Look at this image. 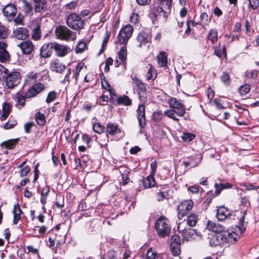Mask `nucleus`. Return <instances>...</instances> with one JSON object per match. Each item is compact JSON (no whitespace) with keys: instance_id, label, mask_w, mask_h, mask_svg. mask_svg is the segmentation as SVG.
<instances>
[{"instance_id":"nucleus-1","label":"nucleus","mask_w":259,"mask_h":259,"mask_svg":"<svg viewBox=\"0 0 259 259\" xmlns=\"http://www.w3.org/2000/svg\"><path fill=\"white\" fill-rule=\"evenodd\" d=\"M133 82L138 89L137 92L139 99L141 102V104L139 105L137 110V118L139 126L141 128H144L146 125L145 107L144 103L147 101L146 84L137 77L133 78Z\"/></svg>"},{"instance_id":"nucleus-2","label":"nucleus","mask_w":259,"mask_h":259,"mask_svg":"<svg viewBox=\"0 0 259 259\" xmlns=\"http://www.w3.org/2000/svg\"><path fill=\"white\" fill-rule=\"evenodd\" d=\"M237 235L234 232L226 231L223 233L210 234L208 237L209 245L212 247L223 246L236 240Z\"/></svg>"},{"instance_id":"nucleus-3","label":"nucleus","mask_w":259,"mask_h":259,"mask_svg":"<svg viewBox=\"0 0 259 259\" xmlns=\"http://www.w3.org/2000/svg\"><path fill=\"white\" fill-rule=\"evenodd\" d=\"M185 222H181L178 224L177 227L178 231L182 234L183 240L189 241L201 238V233L196 230L188 228L185 226Z\"/></svg>"},{"instance_id":"nucleus-4","label":"nucleus","mask_w":259,"mask_h":259,"mask_svg":"<svg viewBox=\"0 0 259 259\" xmlns=\"http://www.w3.org/2000/svg\"><path fill=\"white\" fill-rule=\"evenodd\" d=\"M55 34L57 38L63 40H74L76 38V33L65 26H59L55 29Z\"/></svg>"},{"instance_id":"nucleus-5","label":"nucleus","mask_w":259,"mask_h":259,"mask_svg":"<svg viewBox=\"0 0 259 259\" xmlns=\"http://www.w3.org/2000/svg\"><path fill=\"white\" fill-rule=\"evenodd\" d=\"M155 229L157 234L162 237L168 235L170 231L168 221L163 217H161L156 221Z\"/></svg>"},{"instance_id":"nucleus-6","label":"nucleus","mask_w":259,"mask_h":259,"mask_svg":"<svg viewBox=\"0 0 259 259\" xmlns=\"http://www.w3.org/2000/svg\"><path fill=\"white\" fill-rule=\"evenodd\" d=\"M67 25L71 28L78 30L84 27V22L80 17L75 13L71 14L68 16Z\"/></svg>"},{"instance_id":"nucleus-7","label":"nucleus","mask_w":259,"mask_h":259,"mask_svg":"<svg viewBox=\"0 0 259 259\" xmlns=\"http://www.w3.org/2000/svg\"><path fill=\"white\" fill-rule=\"evenodd\" d=\"M133 32V27L127 24L122 27L118 35V41L119 44L126 45L132 36Z\"/></svg>"},{"instance_id":"nucleus-8","label":"nucleus","mask_w":259,"mask_h":259,"mask_svg":"<svg viewBox=\"0 0 259 259\" xmlns=\"http://www.w3.org/2000/svg\"><path fill=\"white\" fill-rule=\"evenodd\" d=\"M6 84L9 89H13L20 82L21 76L19 72L14 71L7 75L5 77Z\"/></svg>"},{"instance_id":"nucleus-9","label":"nucleus","mask_w":259,"mask_h":259,"mask_svg":"<svg viewBox=\"0 0 259 259\" xmlns=\"http://www.w3.org/2000/svg\"><path fill=\"white\" fill-rule=\"evenodd\" d=\"M193 206V202L191 200H186L182 201L178 206V214L179 219H182L191 210Z\"/></svg>"},{"instance_id":"nucleus-10","label":"nucleus","mask_w":259,"mask_h":259,"mask_svg":"<svg viewBox=\"0 0 259 259\" xmlns=\"http://www.w3.org/2000/svg\"><path fill=\"white\" fill-rule=\"evenodd\" d=\"M170 107L175 113L179 116H183L185 113V106L175 98H171L168 100Z\"/></svg>"},{"instance_id":"nucleus-11","label":"nucleus","mask_w":259,"mask_h":259,"mask_svg":"<svg viewBox=\"0 0 259 259\" xmlns=\"http://www.w3.org/2000/svg\"><path fill=\"white\" fill-rule=\"evenodd\" d=\"M18 47L20 48L23 54L25 55L31 54L34 50V46L30 40L22 41L18 45Z\"/></svg>"},{"instance_id":"nucleus-12","label":"nucleus","mask_w":259,"mask_h":259,"mask_svg":"<svg viewBox=\"0 0 259 259\" xmlns=\"http://www.w3.org/2000/svg\"><path fill=\"white\" fill-rule=\"evenodd\" d=\"M13 37L19 40H25L29 36L28 29L25 27L16 28L13 33Z\"/></svg>"},{"instance_id":"nucleus-13","label":"nucleus","mask_w":259,"mask_h":259,"mask_svg":"<svg viewBox=\"0 0 259 259\" xmlns=\"http://www.w3.org/2000/svg\"><path fill=\"white\" fill-rule=\"evenodd\" d=\"M53 47L55 50L56 55L58 57H64L67 53L69 50L68 46L61 45L57 42H53Z\"/></svg>"},{"instance_id":"nucleus-14","label":"nucleus","mask_w":259,"mask_h":259,"mask_svg":"<svg viewBox=\"0 0 259 259\" xmlns=\"http://www.w3.org/2000/svg\"><path fill=\"white\" fill-rule=\"evenodd\" d=\"M7 44L0 42V62L4 63L10 60V55L7 50Z\"/></svg>"},{"instance_id":"nucleus-15","label":"nucleus","mask_w":259,"mask_h":259,"mask_svg":"<svg viewBox=\"0 0 259 259\" xmlns=\"http://www.w3.org/2000/svg\"><path fill=\"white\" fill-rule=\"evenodd\" d=\"M50 68L53 71L58 73H62L67 69L66 66L57 59L51 62Z\"/></svg>"},{"instance_id":"nucleus-16","label":"nucleus","mask_w":259,"mask_h":259,"mask_svg":"<svg viewBox=\"0 0 259 259\" xmlns=\"http://www.w3.org/2000/svg\"><path fill=\"white\" fill-rule=\"evenodd\" d=\"M217 218L220 221H224L225 220L230 218L232 214L230 211L226 207L224 206L220 207L217 210Z\"/></svg>"},{"instance_id":"nucleus-17","label":"nucleus","mask_w":259,"mask_h":259,"mask_svg":"<svg viewBox=\"0 0 259 259\" xmlns=\"http://www.w3.org/2000/svg\"><path fill=\"white\" fill-rule=\"evenodd\" d=\"M53 42L44 44L41 48L40 55L42 58H47L51 56L52 53Z\"/></svg>"},{"instance_id":"nucleus-18","label":"nucleus","mask_w":259,"mask_h":259,"mask_svg":"<svg viewBox=\"0 0 259 259\" xmlns=\"http://www.w3.org/2000/svg\"><path fill=\"white\" fill-rule=\"evenodd\" d=\"M206 227L209 230L216 233L215 234L223 233L225 231L224 227L222 225L210 221H208Z\"/></svg>"},{"instance_id":"nucleus-19","label":"nucleus","mask_w":259,"mask_h":259,"mask_svg":"<svg viewBox=\"0 0 259 259\" xmlns=\"http://www.w3.org/2000/svg\"><path fill=\"white\" fill-rule=\"evenodd\" d=\"M17 13V8L13 4H9L6 6L3 9V13L7 17H13Z\"/></svg>"},{"instance_id":"nucleus-20","label":"nucleus","mask_w":259,"mask_h":259,"mask_svg":"<svg viewBox=\"0 0 259 259\" xmlns=\"http://www.w3.org/2000/svg\"><path fill=\"white\" fill-rule=\"evenodd\" d=\"M35 3L34 11L37 13H42L47 9L46 0H33Z\"/></svg>"},{"instance_id":"nucleus-21","label":"nucleus","mask_w":259,"mask_h":259,"mask_svg":"<svg viewBox=\"0 0 259 259\" xmlns=\"http://www.w3.org/2000/svg\"><path fill=\"white\" fill-rule=\"evenodd\" d=\"M22 213V210L19 204L14 205L13 213V220L14 224H17L18 221L21 219V214Z\"/></svg>"},{"instance_id":"nucleus-22","label":"nucleus","mask_w":259,"mask_h":259,"mask_svg":"<svg viewBox=\"0 0 259 259\" xmlns=\"http://www.w3.org/2000/svg\"><path fill=\"white\" fill-rule=\"evenodd\" d=\"M40 76V73L31 72L25 76L26 83L28 84H33L37 81L38 78Z\"/></svg>"},{"instance_id":"nucleus-23","label":"nucleus","mask_w":259,"mask_h":259,"mask_svg":"<svg viewBox=\"0 0 259 259\" xmlns=\"http://www.w3.org/2000/svg\"><path fill=\"white\" fill-rule=\"evenodd\" d=\"M119 171L121 173V175L122 176V185H125L130 181V179L128 178V174L130 172V170L128 168L125 167H121L119 170Z\"/></svg>"},{"instance_id":"nucleus-24","label":"nucleus","mask_w":259,"mask_h":259,"mask_svg":"<svg viewBox=\"0 0 259 259\" xmlns=\"http://www.w3.org/2000/svg\"><path fill=\"white\" fill-rule=\"evenodd\" d=\"M18 141L19 139H10L3 142L1 144V146L4 148L12 149L15 148Z\"/></svg>"},{"instance_id":"nucleus-25","label":"nucleus","mask_w":259,"mask_h":259,"mask_svg":"<svg viewBox=\"0 0 259 259\" xmlns=\"http://www.w3.org/2000/svg\"><path fill=\"white\" fill-rule=\"evenodd\" d=\"M106 132L111 135H114L120 132V130L116 124L112 123H108L106 125Z\"/></svg>"},{"instance_id":"nucleus-26","label":"nucleus","mask_w":259,"mask_h":259,"mask_svg":"<svg viewBox=\"0 0 259 259\" xmlns=\"http://www.w3.org/2000/svg\"><path fill=\"white\" fill-rule=\"evenodd\" d=\"M137 40L140 42L139 47H141L142 45H145L150 40L149 35L145 32H140L137 36Z\"/></svg>"},{"instance_id":"nucleus-27","label":"nucleus","mask_w":259,"mask_h":259,"mask_svg":"<svg viewBox=\"0 0 259 259\" xmlns=\"http://www.w3.org/2000/svg\"><path fill=\"white\" fill-rule=\"evenodd\" d=\"M127 50L125 46L122 47L118 52V58L122 65L125 67L126 64Z\"/></svg>"},{"instance_id":"nucleus-28","label":"nucleus","mask_w":259,"mask_h":259,"mask_svg":"<svg viewBox=\"0 0 259 259\" xmlns=\"http://www.w3.org/2000/svg\"><path fill=\"white\" fill-rule=\"evenodd\" d=\"M233 185L229 183H215L214 187L215 188V193L216 194H220L221 191L225 189H229L232 188Z\"/></svg>"},{"instance_id":"nucleus-29","label":"nucleus","mask_w":259,"mask_h":259,"mask_svg":"<svg viewBox=\"0 0 259 259\" xmlns=\"http://www.w3.org/2000/svg\"><path fill=\"white\" fill-rule=\"evenodd\" d=\"M120 253L113 249H109L104 255L103 259H118L120 258Z\"/></svg>"},{"instance_id":"nucleus-30","label":"nucleus","mask_w":259,"mask_h":259,"mask_svg":"<svg viewBox=\"0 0 259 259\" xmlns=\"http://www.w3.org/2000/svg\"><path fill=\"white\" fill-rule=\"evenodd\" d=\"M198 221V216L194 213L190 214L187 219V224L189 227H194Z\"/></svg>"},{"instance_id":"nucleus-31","label":"nucleus","mask_w":259,"mask_h":259,"mask_svg":"<svg viewBox=\"0 0 259 259\" xmlns=\"http://www.w3.org/2000/svg\"><path fill=\"white\" fill-rule=\"evenodd\" d=\"M117 102L118 105L129 106L132 104V100L127 96L123 95L117 98Z\"/></svg>"},{"instance_id":"nucleus-32","label":"nucleus","mask_w":259,"mask_h":259,"mask_svg":"<svg viewBox=\"0 0 259 259\" xmlns=\"http://www.w3.org/2000/svg\"><path fill=\"white\" fill-rule=\"evenodd\" d=\"M157 60L158 65L160 67H164L167 65V57L165 53L161 52L157 56Z\"/></svg>"},{"instance_id":"nucleus-33","label":"nucleus","mask_w":259,"mask_h":259,"mask_svg":"<svg viewBox=\"0 0 259 259\" xmlns=\"http://www.w3.org/2000/svg\"><path fill=\"white\" fill-rule=\"evenodd\" d=\"M155 183L154 175L151 174L147 177L146 179L144 181L143 185L145 188H149L154 186Z\"/></svg>"},{"instance_id":"nucleus-34","label":"nucleus","mask_w":259,"mask_h":259,"mask_svg":"<svg viewBox=\"0 0 259 259\" xmlns=\"http://www.w3.org/2000/svg\"><path fill=\"white\" fill-rule=\"evenodd\" d=\"M237 215H239L240 214V219L239 220V222L238 224V228H239L241 233H242L243 231L245 230L246 228V225L244 222V217L246 213L245 212H240V211H237Z\"/></svg>"},{"instance_id":"nucleus-35","label":"nucleus","mask_w":259,"mask_h":259,"mask_svg":"<svg viewBox=\"0 0 259 259\" xmlns=\"http://www.w3.org/2000/svg\"><path fill=\"white\" fill-rule=\"evenodd\" d=\"M41 30L39 25H37L32 30V38L35 40H38L41 38Z\"/></svg>"},{"instance_id":"nucleus-36","label":"nucleus","mask_w":259,"mask_h":259,"mask_svg":"<svg viewBox=\"0 0 259 259\" xmlns=\"http://www.w3.org/2000/svg\"><path fill=\"white\" fill-rule=\"evenodd\" d=\"M36 123L40 126H43L46 123V117L44 113L37 112L35 116Z\"/></svg>"},{"instance_id":"nucleus-37","label":"nucleus","mask_w":259,"mask_h":259,"mask_svg":"<svg viewBox=\"0 0 259 259\" xmlns=\"http://www.w3.org/2000/svg\"><path fill=\"white\" fill-rule=\"evenodd\" d=\"M23 10L27 15L31 16L33 14V7L32 5L26 1H23Z\"/></svg>"},{"instance_id":"nucleus-38","label":"nucleus","mask_w":259,"mask_h":259,"mask_svg":"<svg viewBox=\"0 0 259 259\" xmlns=\"http://www.w3.org/2000/svg\"><path fill=\"white\" fill-rule=\"evenodd\" d=\"M207 38L212 44H214L218 40V32L214 29H210L207 35Z\"/></svg>"},{"instance_id":"nucleus-39","label":"nucleus","mask_w":259,"mask_h":259,"mask_svg":"<svg viewBox=\"0 0 259 259\" xmlns=\"http://www.w3.org/2000/svg\"><path fill=\"white\" fill-rule=\"evenodd\" d=\"M148 65L150 66V68L147 72V79L154 80L156 78L157 72L151 64H148Z\"/></svg>"},{"instance_id":"nucleus-40","label":"nucleus","mask_w":259,"mask_h":259,"mask_svg":"<svg viewBox=\"0 0 259 259\" xmlns=\"http://www.w3.org/2000/svg\"><path fill=\"white\" fill-rule=\"evenodd\" d=\"M84 66V63L83 62H80L78 63L76 67L75 70L74 71L73 74V77L75 78V81L77 82L79 73L81 70L83 69Z\"/></svg>"},{"instance_id":"nucleus-41","label":"nucleus","mask_w":259,"mask_h":259,"mask_svg":"<svg viewBox=\"0 0 259 259\" xmlns=\"http://www.w3.org/2000/svg\"><path fill=\"white\" fill-rule=\"evenodd\" d=\"M147 259H162L161 256L154 252L151 248L148 250L146 254Z\"/></svg>"},{"instance_id":"nucleus-42","label":"nucleus","mask_w":259,"mask_h":259,"mask_svg":"<svg viewBox=\"0 0 259 259\" xmlns=\"http://www.w3.org/2000/svg\"><path fill=\"white\" fill-rule=\"evenodd\" d=\"M171 251L172 254L177 256L180 253V245L179 244H170Z\"/></svg>"},{"instance_id":"nucleus-43","label":"nucleus","mask_w":259,"mask_h":259,"mask_svg":"<svg viewBox=\"0 0 259 259\" xmlns=\"http://www.w3.org/2000/svg\"><path fill=\"white\" fill-rule=\"evenodd\" d=\"M195 138V135L189 133H184L182 136V139L187 142H189L192 141Z\"/></svg>"},{"instance_id":"nucleus-44","label":"nucleus","mask_w":259,"mask_h":259,"mask_svg":"<svg viewBox=\"0 0 259 259\" xmlns=\"http://www.w3.org/2000/svg\"><path fill=\"white\" fill-rule=\"evenodd\" d=\"M8 36V29L5 26L0 25V38L5 39Z\"/></svg>"},{"instance_id":"nucleus-45","label":"nucleus","mask_w":259,"mask_h":259,"mask_svg":"<svg viewBox=\"0 0 259 259\" xmlns=\"http://www.w3.org/2000/svg\"><path fill=\"white\" fill-rule=\"evenodd\" d=\"M93 128L95 132L98 134H102L104 131V126L98 122L94 123Z\"/></svg>"},{"instance_id":"nucleus-46","label":"nucleus","mask_w":259,"mask_h":259,"mask_svg":"<svg viewBox=\"0 0 259 259\" xmlns=\"http://www.w3.org/2000/svg\"><path fill=\"white\" fill-rule=\"evenodd\" d=\"M17 123L16 119H9V121L5 124L4 128L5 130H9L13 128Z\"/></svg>"},{"instance_id":"nucleus-47","label":"nucleus","mask_w":259,"mask_h":259,"mask_svg":"<svg viewBox=\"0 0 259 259\" xmlns=\"http://www.w3.org/2000/svg\"><path fill=\"white\" fill-rule=\"evenodd\" d=\"M250 90V86L247 84H245L242 86H241L239 88V91L240 94L241 95H244L249 92Z\"/></svg>"},{"instance_id":"nucleus-48","label":"nucleus","mask_w":259,"mask_h":259,"mask_svg":"<svg viewBox=\"0 0 259 259\" xmlns=\"http://www.w3.org/2000/svg\"><path fill=\"white\" fill-rule=\"evenodd\" d=\"M20 169V176L21 178L27 176L30 170V167L28 165H25L23 168Z\"/></svg>"},{"instance_id":"nucleus-49","label":"nucleus","mask_w":259,"mask_h":259,"mask_svg":"<svg viewBox=\"0 0 259 259\" xmlns=\"http://www.w3.org/2000/svg\"><path fill=\"white\" fill-rule=\"evenodd\" d=\"M56 98V93L53 91H51L48 94L47 98L46 99V102L50 103L54 101Z\"/></svg>"},{"instance_id":"nucleus-50","label":"nucleus","mask_w":259,"mask_h":259,"mask_svg":"<svg viewBox=\"0 0 259 259\" xmlns=\"http://www.w3.org/2000/svg\"><path fill=\"white\" fill-rule=\"evenodd\" d=\"M27 249L28 250V252L31 253L35 257L38 258L39 254L38 250L37 248L33 247V246H27Z\"/></svg>"},{"instance_id":"nucleus-51","label":"nucleus","mask_w":259,"mask_h":259,"mask_svg":"<svg viewBox=\"0 0 259 259\" xmlns=\"http://www.w3.org/2000/svg\"><path fill=\"white\" fill-rule=\"evenodd\" d=\"M160 5L165 9L169 10L171 7L172 0H160Z\"/></svg>"},{"instance_id":"nucleus-52","label":"nucleus","mask_w":259,"mask_h":259,"mask_svg":"<svg viewBox=\"0 0 259 259\" xmlns=\"http://www.w3.org/2000/svg\"><path fill=\"white\" fill-rule=\"evenodd\" d=\"M221 80L226 85H229L230 82V77L228 73L224 72L221 76Z\"/></svg>"},{"instance_id":"nucleus-53","label":"nucleus","mask_w":259,"mask_h":259,"mask_svg":"<svg viewBox=\"0 0 259 259\" xmlns=\"http://www.w3.org/2000/svg\"><path fill=\"white\" fill-rule=\"evenodd\" d=\"M37 93L33 88V87L30 88L25 94V98H30L34 97L37 95Z\"/></svg>"},{"instance_id":"nucleus-54","label":"nucleus","mask_w":259,"mask_h":259,"mask_svg":"<svg viewBox=\"0 0 259 259\" xmlns=\"http://www.w3.org/2000/svg\"><path fill=\"white\" fill-rule=\"evenodd\" d=\"M201 22L202 24L207 25L210 22V19H208V16L206 13H202L200 16Z\"/></svg>"},{"instance_id":"nucleus-55","label":"nucleus","mask_w":259,"mask_h":259,"mask_svg":"<svg viewBox=\"0 0 259 259\" xmlns=\"http://www.w3.org/2000/svg\"><path fill=\"white\" fill-rule=\"evenodd\" d=\"M175 112L172 109L166 110L164 112V114L167 117L174 119V120L178 121L179 119L175 116Z\"/></svg>"},{"instance_id":"nucleus-56","label":"nucleus","mask_w":259,"mask_h":259,"mask_svg":"<svg viewBox=\"0 0 259 259\" xmlns=\"http://www.w3.org/2000/svg\"><path fill=\"white\" fill-rule=\"evenodd\" d=\"M47 230V228L44 226H41V227H35L34 229L35 232L36 231H38V234H37L35 235V236L39 237L41 235H43L45 234Z\"/></svg>"},{"instance_id":"nucleus-57","label":"nucleus","mask_w":259,"mask_h":259,"mask_svg":"<svg viewBox=\"0 0 259 259\" xmlns=\"http://www.w3.org/2000/svg\"><path fill=\"white\" fill-rule=\"evenodd\" d=\"M9 70L0 64V78L4 79L5 77L9 74Z\"/></svg>"},{"instance_id":"nucleus-58","label":"nucleus","mask_w":259,"mask_h":259,"mask_svg":"<svg viewBox=\"0 0 259 259\" xmlns=\"http://www.w3.org/2000/svg\"><path fill=\"white\" fill-rule=\"evenodd\" d=\"M87 48V44L83 41H80L76 47V52L77 53L82 52Z\"/></svg>"},{"instance_id":"nucleus-59","label":"nucleus","mask_w":259,"mask_h":259,"mask_svg":"<svg viewBox=\"0 0 259 259\" xmlns=\"http://www.w3.org/2000/svg\"><path fill=\"white\" fill-rule=\"evenodd\" d=\"M32 87L37 93V94H39L41 91L44 90V85L41 83H37L34 85Z\"/></svg>"},{"instance_id":"nucleus-60","label":"nucleus","mask_w":259,"mask_h":259,"mask_svg":"<svg viewBox=\"0 0 259 259\" xmlns=\"http://www.w3.org/2000/svg\"><path fill=\"white\" fill-rule=\"evenodd\" d=\"M249 6L252 9H256L259 6V0H248Z\"/></svg>"},{"instance_id":"nucleus-61","label":"nucleus","mask_w":259,"mask_h":259,"mask_svg":"<svg viewBox=\"0 0 259 259\" xmlns=\"http://www.w3.org/2000/svg\"><path fill=\"white\" fill-rule=\"evenodd\" d=\"M246 76L248 78H255L257 76V71L256 70H253L247 72Z\"/></svg>"},{"instance_id":"nucleus-62","label":"nucleus","mask_w":259,"mask_h":259,"mask_svg":"<svg viewBox=\"0 0 259 259\" xmlns=\"http://www.w3.org/2000/svg\"><path fill=\"white\" fill-rule=\"evenodd\" d=\"M11 105L10 104L7 103H4L3 105V110L4 113H7L9 114L10 112Z\"/></svg>"},{"instance_id":"nucleus-63","label":"nucleus","mask_w":259,"mask_h":259,"mask_svg":"<svg viewBox=\"0 0 259 259\" xmlns=\"http://www.w3.org/2000/svg\"><path fill=\"white\" fill-rule=\"evenodd\" d=\"M241 204L244 207H248L250 205V202L247 197H243L241 198Z\"/></svg>"},{"instance_id":"nucleus-64","label":"nucleus","mask_w":259,"mask_h":259,"mask_svg":"<svg viewBox=\"0 0 259 259\" xmlns=\"http://www.w3.org/2000/svg\"><path fill=\"white\" fill-rule=\"evenodd\" d=\"M171 242L170 244H179L180 245V238L177 235H173L171 239Z\"/></svg>"}]
</instances>
